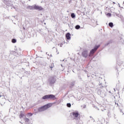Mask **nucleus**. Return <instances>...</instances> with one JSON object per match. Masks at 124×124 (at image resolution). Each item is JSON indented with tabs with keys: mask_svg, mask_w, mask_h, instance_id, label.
Instances as JSON below:
<instances>
[{
	"mask_svg": "<svg viewBox=\"0 0 124 124\" xmlns=\"http://www.w3.org/2000/svg\"><path fill=\"white\" fill-rule=\"evenodd\" d=\"M113 4H115V3H116V2H113Z\"/></svg>",
	"mask_w": 124,
	"mask_h": 124,
	"instance_id": "473e14b6",
	"label": "nucleus"
},
{
	"mask_svg": "<svg viewBox=\"0 0 124 124\" xmlns=\"http://www.w3.org/2000/svg\"><path fill=\"white\" fill-rule=\"evenodd\" d=\"M24 122L26 124H29V123H30V119L25 117V118L24 119Z\"/></svg>",
	"mask_w": 124,
	"mask_h": 124,
	"instance_id": "9d476101",
	"label": "nucleus"
},
{
	"mask_svg": "<svg viewBox=\"0 0 124 124\" xmlns=\"http://www.w3.org/2000/svg\"><path fill=\"white\" fill-rule=\"evenodd\" d=\"M5 3L6 4V5H7V6H11L12 5V4L10 3V1L6 2Z\"/></svg>",
	"mask_w": 124,
	"mask_h": 124,
	"instance_id": "f8f14e48",
	"label": "nucleus"
},
{
	"mask_svg": "<svg viewBox=\"0 0 124 124\" xmlns=\"http://www.w3.org/2000/svg\"><path fill=\"white\" fill-rule=\"evenodd\" d=\"M44 24H45V25H46V23L45 22V23H44Z\"/></svg>",
	"mask_w": 124,
	"mask_h": 124,
	"instance_id": "58836bf2",
	"label": "nucleus"
},
{
	"mask_svg": "<svg viewBox=\"0 0 124 124\" xmlns=\"http://www.w3.org/2000/svg\"><path fill=\"white\" fill-rule=\"evenodd\" d=\"M67 107H68V108H70L71 107V104L70 103H68L66 104Z\"/></svg>",
	"mask_w": 124,
	"mask_h": 124,
	"instance_id": "6ab92c4d",
	"label": "nucleus"
},
{
	"mask_svg": "<svg viewBox=\"0 0 124 124\" xmlns=\"http://www.w3.org/2000/svg\"><path fill=\"white\" fill-rule=\"evenodd\" d=\"M114 92H116V89L114 88Z\"/></svg>",
	"mask_w": 124,
	"mask_h": 124,
	"instance_id": "2f4dec72",
	"label": "nucleus"
},
{
	"mask_svg": "<svg viewBox=\"0 0 124 124\" xmlns=\"http://www.w3.org/2000/svg\"><path fill=\"white\" fill-rule=\"evenodd\" d=\"M12 43H16V42H17V40H16V39H13L12 40Z\"/></svg>",
	"mask_w": 124,
	"mask_h": 124,
	"instance_id": "4be33fe9",
	"label": "nucleus"
},
{
	"mask_svg": "<svg viewBox=\"0 0 124 124\" xmlns=\"http://www.w3.org/2000/svg\"><path fill=\"white\" fill-rule=\"evenodd\" d=\"M92 120H94L93 118H92Z\"/></svg>",
	"mask_w": 124,
	"mask_h": 124,
	"instance_id": "ea45409f",
	"label": "nucleus"
},
{
	"mask_svg": "<svg viewBox=\"0 0 124 124\" xmlns=\"http://www.w3.org/2000/svg\"><path fill=\"white\" fill-rule=\"evenodd\" d=\"M83 108H84V109L85 108H86V105L83 106Z\"/></svg>",
	"mask_w": 124,
	"mask_h": 124,
	"instance_id": "c756f323",
	"label": "nucleus"
},
{
	"mask_svg": "<svg viewBox=\"0 0 124 124\" xmlns=\"http://www.w3.org/2000/svg\"><path fill=\"white\" fill-rule=\"evenodd\" d=\"M75 85V81L72 82L71 83V88H73V87H74Z\"/></svg>",
	"mask_w": 124,
	"mask_h": 124,
	"instance_id": "2eb2a0df",
	"label": "nucleus"
},
{
	"mask_svg": "<svg viewBox=\"0 0 124 124\" xmlns=\"http://www.w3.org/2000/svg\"><path fill=\"white\" fill-rule=\"evenodd\" d=\"M118 4H119V7H121V6L120 5V3H118Z\"/></svg>",
	"mask_w": 124,
	"mask_h": 124,
	"instance_id": "7c9ffc66",
	"label": "nucleus"
},
{
	"mask_svg": "<svg viewBox=\"0 0 124 124\" xmlns=\"http://www.w3.org/2000/svg\"><path fill=\"white\" fill-rule=\"evenodd\" d=\"M47 56H49V54H47Z\"/></svg>",
	"mask_w": 124,
	"mask_h": 124,
	"instance_id": "79ce46f5",
	"label": "nucleus"
},
{
	"mask_svg": "<svg viewBox=\"0 0 124 124\" xmlns=\"http://www.w3.org/2000/svg\"><path fill=\"white\" fill-rule=\"evenodd\" d=\"M99 86L100 89H103V88H104V87H105V85L102 84V83L99 84Z\"/></svg>",
	"mask_w": 124,
	"mask_h": 124,
	"instance_id": "f3484780",
	"label": "nucleus"
},
{
	"mask_svg": "<svg viewBox=\"0 0 124 124\" xmlns=\"http://www.w3.org/2000/svg\"><path fill=\"white\" fill-rule=\"evenodd\" d=\"M124 68H120V69H121V70L123 69H124Z\"/></svg>",
	"mask_w": 124,
	"mask_h": 124,
	"instance_id": "f704fd0d",
	"label": "nucleus"
},
{
	"mask_svg": "<svg viewBox=\"0 0 124 124\" xmlns=\"http://www.w3.org/2000/svg\"><path fill=\"white\" fill-rule=\"evenodd\" d=\"M24 115L22 113H20V115H19V118L20 119H22L23 117H24Z\"/></svg>",
	"mask_w": 124,
	"mask_h": 124,
	"instance_id": "412c9836",
	"label": "nucleus"
},
{
	"mask_svg": "<svg viewBox=\"0 0 124 124\" xmlns=\"http://www.w3.org/2000/svg\"><path fill=\"white\" fill-rule=\"evenodd\" d=\"M96 108H97V107H96Z\"/></svg>",
	"mask_w": 124,
	"mask_h": 124,
	"instance_id": "37998d69",
	"label": "nucleus"
},
{
	"mask_svg": "<svg viewBox=\"0 0 124 124\" xmlns=\"http://www.w3.org/2000/svg\"><path fill=\"white\" fill-rule=\"evenodd\" d=\"M52 103L46 104V105H45L43 106H41V107H39L38 108V111L39 112H43L44 111H46V110H47V109H49L50 107H52Z\"/></svg>",
	"mask_w": 124,
	"mask_h": 124,
	"instance_id": "f03ea898",
	"label": "nucleus"
},
{
	"mask_svg": "<svg viewBox=\"0 0 124 124\" xmlns=\"http://www.w3.org/2000/svg\"><path fill=\"white\" fill-rule=\"evenodd\" d=\"M54 63L51 64V66H49V67L51 68V70H52V69L54 68Z\"/></svg>",
	"mask_w": 124,
	"mask_h": 124,
	"instance_id": "aec40b11",
	"label": "nucleus"
},
{
	"mask_svg": "<svg viewBox=\"0 0 124 124\" xmlns=\"http://www.w3.org/2000/svg\"><path fill=\"white\" fill-rule=\"evenodd\" d=\"M72 114L74 117L73 120H75L77 124H79L80 119L81 118L79 112L78 111H75L73 112Z\"/></svg>",
	"mask_w": 124,
	"mask_h": 124,
	"instance_id": "f257e3e1",
	"label": "nucleus"
},
{
	"mask_svg": "<svg viewBox=\"0 0 124 124\" xmlns=\"http://www.w3.org/2000/svg\"><path fill=\"white\" fill-rule=\"evenodd\" d=\"M28 115H29V116H30V117H31V116H32L33 114L31 113V112H30L28 114Z\"/></svg>",
	"mask_w": 124,
	"mask_h": 124,
	"instance_id": "5701e85b",
	"label": "nucleus"
},
{
	"mask_svg": "<svg viewBox=\"0 0 124 124\" xmlns=\"http://www.w3.org/2000/svg\"><path fill=\"white\" fill-rule=\"evenodd\" d=\"M12 52L14 55H16V54H17L16 51H12Z\"/></svg>",
	"mask_w": 124,
	"mask_h": 124,
	"instance_id": "a878e982",
	"label": "nucleus"
},
{
	"mask_svg": "<svg viewBox=\"0 0 124 124\" xmlns=\"http://www.w3.org/2000/svg\"><path fill=\"white\" fill-rule=\"evenodd\" d=\"M93 122H94V120L93 121Z\"/></svg>",
	"mask_w": 124,
	"mask_h": 124,
	"instance_id": "49530a36",
	"label": "nucleus"
},
{
	"mask_svg": "<svg viewBox=\"0 0 124 124\" xmlns=\"http://www.w3.org/2000/svg\"><path fill=\"white\" fill-rule=\"evenodd\" d=\"M115 106H116V107H119V104L115 102Z\"/></svg>",
	"mask_w": 124,
	"mask_h": 124,
	"instance_id": "c85d7f7f",
	"label": "nucleus"
},
{
	"mask_svg": "<svg viewBox=\"0 0 124 124\" xmlns=\"http://www.w3.org/2000/svg\"><path fill=\"white\" fill-rule=\"evenodd\" d=\"M107 15H108V16H109V17H111V13H108L107 14Z\"/></svg>",
	"mask_w": 124,
	"mask_h": 124,
	"instance_id": "b1692460",
	"label": "nucleus"
},
{
	"mask_svg": "<svg viewBox=\"0 0 124 124\" xmlns=\"http://www.w3.org/2000/svg\"><path fill=\"white\" fill-rule=\"evenodd\" d=\"M116 90H117L118 91H119V90H120L119 87H118V85H116Z\"/></svg>",
	"mask_w": 124,
	"mask_h": 124,
	"instance_id": "bb28decb",
	"label": "nucleus"
},
{
	"mask_svg": "<svg viewBox=\"0 0 124 124\" xmlns=\"http://www.w3.org/2000/svg\"><path fill=\"white\" fill-rule=\"evenodd\" d=\"M1 96H2L1 95H0V97H1Z\"/></svg>",
	"mask_w": 124,
	"mask_h": 124,
	"instance_id": "4c0bfd02",
	"label": "nucleus"
},
{
	"mask_svg": "<svg viewBox=\"0 0 124 124\" xmlns=\"http://www.w3.org/2000/svg\"><path fill=\"white\" fill-rule=\"evenodd\" d=\"M90 118H92V116H90Z\"/></svg>",
	"mask_w": 124,
	"mask_h": 124,
	"instance_id": "c03bdc74",
	"label": "nucleus"
},
{
	"mask_svg": "<svg viewBox=\"0 0 124 124\" xmlns=\"http://www.w3.org/2000/svg\"><path fill=\"white\" fill-rule=\"evenodd\" d=\"M71 17L73 19H75V18H76V15L74 13H72L71 14Z\"/></svg>",
	"mask_w": 124,
	"mask_h": 124,
	"instance_id": "9b49d317",
	"label": "nucleus"
},
{
	"mask_svg": "<svg viewBox=\"0 0 124 124\" xmlns=\"http://www.w3.org/2000/svg\"><path fill=\"white\" fill-rule=\"evenodd\" d=\"M117 64L119 65V66H121L122 64H124V62L121 61L120 58H117Z\"/></svg>",
	"mask_w": 124,
	"mask_h": 124,
	"instance_id": "6e6552de",
	"label": "nucleus"
},
{
	"mask_svg": "<svg viewBox=\"0 0 124 124\" xmlns=\"http://www.w3.org/2000/svg\"><path fill=\"white\" fill-rule=\"evenodd\" d=\"M80 28H81V26H80V25H77L75 26L76 30H79Z\"/></svg>",
	"mask_w": 124,
	"mask_h": 124,
	"instance_id": "dca6fc26",
	"label": "nucleus"
},
{
	"mask_svg": "<svg viewBox=\"0 0 124 124\" xmlns=\"http://www.w3.org/2000/svg\"><path fill=\"white\" fill-rule=\"evenodd\" d=\"M110 44V42H108L107 44H105V46H108Z\"/></svg>",
	"mask_w": 124,
	"mask_h": 124,
	"instance_id": "393cba45",
	"label": "nucleus"
},
{
	"mask_svg": "<svg viewBox=\"0 0 124 124\" xmlns=\"http://www.w3.org/2000/svg\"><path fill=\"white\" fill-rule=\"evenodd\" d=\"M56 81H57V77L55 76L50 77L48 79V83L50 85H54L56 83Z\"/></svg>",
	"mask_w": 124,
	"mask_h": 124,
	"instance_id": "20e7f679",
	"label": "nucleus"
},
{
	"mask_svg": "<svg viewBox=\"0 0 124 124\" xmlns=\"http://www.w3.org/2000/svg\"><path fill=\"white\" fill-rule=\"evenodd\" d=\"M65 38L67 40H70L71 39V34L69 32L67 33L65 35Z\"/></svg>",
	"mask_w": 124,
	"mask_h": 124,
	"instance_id": "1a4fd4ad",
	"label": "nucleus"
},
{
	"mask_svg": "<svg viewBox=\"0 0 124 124\" xmlns=\"http://www.w3.org/2000/svg\"><path fill=\"white\" fill-rule=\"evenodd\" d=\"M33 9L34 10H39V11H41L43 10V8L41 6H38L36 4L33 5Z\"/></svg>",
	"mask_w": 124,
	"mask_h": 124,
	"instance_id": "423d86ee",
	"label": "nucleus"
},
{
	"mask_svg": "<svg viewBox=\"0 0 124 124\" xmlns=\"http://www.w3.org/2000/svg\"><path fill=\"white\" fill-rule=\"evenodd\" d=\"M46 55H48V53L46 52Z\"/></svg>",
	"mask_w": 124,
	"mask_h": 124,
	"instance_id": "e433bc0d",
	"label": "nucleus"
},
{
	"mask_svg": "<svg viewBox=\"0 0 124 124\" xmlns=\"http://www.w3.org/2000/svg\"><path fill=\"white\" fill-rule=\"evenodd\" d=\"M68 26L69 27V28H70V26L69 25V24H68Z\"/></svg>",
	"mask_w": 124,
	"mask_h": 124,
	"instance_id": "c9c22d12",
	"label": "nucleus"
},
{
	"mask_svg": "<svg viewBox=\"0 0 124 124\" xmlns=\"http://www.w3.org/2000/svg\"><path fill=\"white\" fill-rule=\"evenodd\" d=\"M42 99H44V100H45L46 99H52V100H55V99H57V97H56V96L55 95L50 94L44 95L42 97Z\"/></svg>",
	"mask_w": 124,
	"mask_h": 124,
	"instance_id": "7ed1b4c3",
	"label": "nucleus"
},
{
	"mask_svg": "<svg viewBox=\"0 0 124 124\" xmlns=\"http://www.w3.org/2000/svg\"><path fill=\"white\" fill-rule=\"evenodd\" d=\"M50 57H53V56L52 55V54H50Z\"/></svg>",
	"mask_w": 124,
	"mask_h": 124,
	"instance_id": "72a5a7b5",
	"label": "nucleus"
},
{
	"mask_svg": "<svg viewBox=\"0 0 124 124\" xmlns=\"http://www.w3.org/2000/svg\"><path fill=\"white\" fill-rule=\"evenodd\" d=\"M14 18H15V16H14Z\"/></svg>",
	"mask_w": 124,
	"mask_h": 124,
	"instance_id": "a18cd8bd",
	"label": "nucleus"
},
{
	"mask_svg": "<svg viewBox=\"0 0 124 124\" xmlns=\"http://www.w3.org/2000/svg\"><path fill=\"white\" fill-rule=\"evenodd\" d=\"M15 50H17V49L16 48V49H15Z\"/></svg>",
	"mask_w": 124,
	"mask_h": 124,
	"instance_id": "a19ab883",
	"label": "nucleus"
},
{
	"mask_svg": "<svg viewBox=\"0 0 124 124\" xmlns=\"http://www.w3.org/2000/svg\"><path fill=\"white\" fill-rule=\"evenodd\" d=\"M100 47V45H95L93 48L92 49L90 52V55H93V53H94L95 52V51H96V50H97V49H98V48Z\"/></svg>",
	"mask_w": 124,
	"mask_h": 124,
	"instance_id": "39448f33",
	"label": "nucleus"
},
{
	"mask_svg": "<svg viewBox=\"0 0 124 124\" xmlns=\"http://www.w3.org/2000/svg\"><path fill=\"white\" fill-rule=\"evenodd\" d=\"M108 26L110 28H113V27H114V23H113V22H109L108 23Z\"/></svg>",
	"mask_w": 124,
	"mask_h": 124,
	"instance_id": "4468645a",
	"label": "nucleus"
},
{
	"mask_svg": "<svg viewBox=\"0 0 124 124\" xmlns=\"http://www.w3.org/2000/svg\"><path fill=\"white\" fill-rule=\"evenodd\" d=\"M82 56L83 57V58L87 59V57H89V53H88V51L84 50L83 51H82Z\"/></svg>",
	"mask_w": 124,
	"mask_h": 124,
	"instance_id": "0eeeda50",
	"label": "nucleus"
},
{
	"mask_svg": "<svg viewBox=\"0 0 124 124\" xmlns=\"http://www.w3.org/2000/svg\"><path fill=\"white\" fill-rule=\"evenodd\" d=\"M101 89H98L97 93L99 95H100V94H101Z\"/></svg>",
	"mask_w": 124,
	"mask_h": 124,
	"instance_id": "a211bd4d",
	"label": "nucleus"
},
{
	"mask_svg": "<svg viewBox=\"0 0 124 124\" xmlns=\"http://www.w3.org/2000/svg\"><path fill=\"white\" fill-rule=\"evenodd\" d=\"M4 0L5 3L10 1V0Z\"/></svg>",
	"mask_w": 124,
	"mask_h": 124,
	"instance_id": "cd10ccee",
	"label": "nucleus"
},
{
	"mask_svg": "<svg viewBox=\"0 0 124 124\" xmlns=\"http://www.w3.org/2000/svg\"><path fill=\"white\" fill-rule=\"evenodd\" d=\"M27 9H30L31 10H32L33 9V5L32 6H28L27 7Z\"/></svg>",
	"mask_w": 124,
	"mask_h": 124,
	"instance_id": "ddd939ff",
	"label": "nucleus"
}]
</instances>
